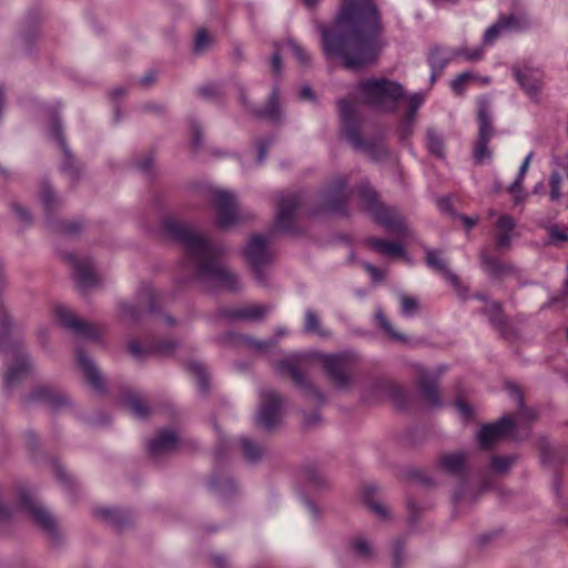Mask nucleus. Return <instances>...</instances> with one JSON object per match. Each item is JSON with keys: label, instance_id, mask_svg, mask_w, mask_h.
<instances>
[{"label": "nucleus", "instance_id": "nucleus-1", "mask_svg": "<svg viewBox=\"0 0 568 568\" xmlns=\"http://www.w3.org/2000/svg\"><path fill=\"white\" fill-rule=\"evenodd\" d=\"M379 18L372 0H343L331 28L322 29L323 48L349 69L372 63L384 42L378 36Z\"/></svg>", "mask_w": 568, "mask_h": 568}, {"label": "nucleus", "instance_id": "nucleus-2", "mask_svg": "<svg viewBox=\"0 0 568 568\" xmlns=\"http://www.w3.org/2000/svg\"><path fill=\"white\" fill-rule=\"evenodd\" d=\"M164 231L180 242L187 254V268L192 277L210 287L234 291L239 277L221 262L222 248L212 245L202 234L174 219H166Z\"/></svg>", "mask_w": 568, "mask_h": 568}, {"label": "nucleus", "instance_id": "nucleus-3", "mask_svg": "<svg viewBox=\"0 0 568 568\" xmlns=\"http://www.w3.org/2000/svg\"><path fill=\"white\" fill-rule=\"evenodd\" d=\"M314 362L324 365L331 379L337 386H345L348 382V358L345 355H327L320 352L292 353L286 355L278 364L282 373L288 374L295 383L302 384L304 377L300 371V366H304Z\"/></svg>", "mask_w": 568, "mask_h": 568}, {"label": "nucleus", "instance_id": "nucleus-4", "mask_svg": "<svg viewBox=\"0 0 568 568\" xmlns=\"http://www.w3.org/2000/svg\"><path fill=\"white\" fill-rule=\"evenodd\" d=\"M514 393L517 395L519 413L516 417L505 416L495 424L483 426L477 434V439L481 447L488 448L503 438H518L517 428L519 425L535 417L531 409L523 406V397L517 389H514Z\"/></svg>", "mask_w": 568, "mask_h": 568}, {"label": "nucleus", "instance_id": "nucleus-5", "mask_svg": "<svg viewBox=\"0 0 568 568\" xmlns=\"http://www.w3.org/2000/svg\"><path fill=\"white\" fill-rule=\"evenodd\" d=\"M359 91L365 102L383 111L392 110L397 100L403 97L402 87L385 79L362 82Z\"/></svg>", "mask_w": 568, "mask_h": 568}, {"label": "nucleus", "instance_id": "nucleus-6", "mask_svg": "<svg viewBox=\"0 0 568 568\" xmlns=\"http://www.w3.org/2000/svg\"><path fill=\"white\" fill-rule=\"evenodd\" d=\"M364 196L366 209L386 230L396 234H405L407 232V226L402 216L396 211L385 207L379 203L373 191H367Z\"/></svg>", "mask_w": 568, "mask_h": 568}, {"label": "nucleus", "instance_id": "nucleus-7", "mask_svg": "<svg viewBox=\"0 0 568 568\" xmlns=\"http://www.w3.org/2000/svg\"><path fill=\"white\" fill-rule=\"evenodd\" d=\"M478 126L479 136L475 145L474 156L478 163H486L491 160L493 153L488 149V142L493 136L489 105L486 100L478 103Z\"/></svg>", "mask_w": 568, "mask_h": 568}, {"label": "nucleus", "instance_id": "nucleus-8", "mask_svg": "<svg viewBox=\"0 0 568 568\" xmlns=\"http://www.w3.org/2000/svg\"><path fill=\"white\" fill-rule=\"evenodd\" d=\"M212 203L216 212L215 224L219 227H231L241 220L236 201L232 193L216 190L213 192Z\"/></svg>", "mask_w": 568, "mask_h": 568}, {"label": "nucleus", "instance_id": "nucleus-9", "mask_svg": "<svg viewBox=\"0 0 568 568\" xmlns=\"http://www.w3.org/2000/svg\"><path fill=\"white\" fill-rule=\"evenodd\" d=\"M244 252L250 266L261 278L264 268H266L272 261V253L268 250V240L262 235H254L248 240Z\"/></svg>", "mask_w": 568, "mask_h": 568}, {"label": "nucleus", "instance_id": "nucleus-10", "mask_svg": "<svg viewBox=\"0 0 568 568\" xmlns=\"http://www.w3.org/2000/svg\"><path fill=\"white\" fill-rule=\"evenodd\" d=\"M282 416V402L278 396L271 389L261 393V403L257 412V424L264 428H273L276 426Z\"/></svg>", "mask_w": 568, "mask_h": 568}, {"label": "nucleus", "instance_id": "nucleus-11", "mask_svg": "<svg viewBox=\"0 0 568 568\" xmlns=\"http://www.w3.org/2000/svg\"><path fill=\"white\" fill-rule=\"evenodd\" d=\"M19 498L20 507L27 511L40 527L48 531L53 529L54 520L52 516L31 496L29 491L21 489Z\"/></svg>", "mask_w": 568, "mask_h": 568}, {"label": "nucleus", "instance_id": "nucleus-12", "mask_svg": "<svg viewBox=\"0 0 568 568\" xmlns=\"http://www.w3.org/2000/svg\"><path fill=\"white\" fill-rule=\"evenodd\" d=\"M515 77L523 90L531 99H537L544 84V73L538 68L524 65L515 70Z\"/></svg>", "mask_w": 568, "mask_h": 568}, {"label": "nucleus", "instance_id": "nucleus-13", "mask_svg": "<svg viewBox=\"0 0 568 568\" xmlns=\"http://www.w3.org/2000/svg\"><path fill=\"white\" fill-rule=\"evenodd\" d=\"M564 194L568 196V155L558 161L550 178V199L558 201Z\"/></svg>", "mask_w": 568, "mask_h": 568}, {"label": "nucleus", "instance_id": "nucleus-14", "mask_svg": "<svg viewBox=\"0 0 568 568\" xmlns=\"http://www.w3.org/2000/svg\"><path fill=\"white\" fill-rule=\"evenodd\" d=\"M290 54L302 63H305L307 61V54L305 53V51L294 41L287 40L277 45L273 54L272 70L275 74H280L282 71V57Z\"/></svg>", "mask_w": 568, "mask_h": 568}, {"label": "nucleus", "instance_id": "nucleus-15", "mask_svg": "<svg viewBox=\"0 0 568 568\" xmlns=\"http://www.w3.org/2000/svg\"><path fill=\"white\" fill-rule=\"evenodd\" d=\"M179 443L178 434L172 429L159 432L149 444V450L153 456L170 452Z\"/></svg>", "mask_w": 568, "mask_h": 568}, {"label": "nucleus", "instance_id": "nucleus-16", "mask_svg": "<svg viewBox=\"0 0 568 568\" xmlns=\"http://www.w3.org/2000/svg\"><path fill=\"white\" fill-rule=\"evenodd\" d=\"M74 276L78 283L87 288L95 283L97 276L92 261L88 257H74L72 260Z\"/></svg>", "mask_w": 568, "mask_h": 568}, {"label": "nucleus", "instance_id": "nucleus-17", "mask_svg": "<svg viewBox=\"0 0 568 568\" xmlns=\"http://www.w3.org/2000/svg\"><path fill=\"white\" fill-rule=\"evenodd\" d=\"M54 320L77 333L87 334L88 325L80 321L68 307L58 305L53 311Z\"/></svg>", "mask_w": 568, "mask_h": 568}, {"label": "nucleus", "instance_id": "nucleus-18", "mask_svg": "<svg viewBox=\"0 0 568 568\" xmlns=\"http://www.w3.org/2000/svg\"><path fill=\"white\" fill-rule=\"evenodd\" d=\"M79 368L83 373L85 379L92 387L95 389H100L102 387V377L99 373V369L95 367L94 363L91 361L89 356L84 353L80 352L77 357Z\"/></svg>", "mask_w": 568, "mask_h": 568}, {"label": "nucleus", "instance_id": "nucleus-19", "mask_svg": "<svg viewBox=\"0 0 568 568\" xmlns=\"http://www.w3.org/2000/svg\"><path fill=\"white\" fill-rule=\"evenodd\" d=\"M297 205L296 199L294 196H288L283 199L280 203L277 217H276V227L286 230L291 225L293 213Z\"/></svg>", "mask_w": 568, "mask_h": 568}, {"label": "nucleus", "instance_id": "nucleus-20", "mask_svg": "<svg viewBox=\"0 0 568 568\" xmlns=\"http://www.w3.org/2000/svg\"><path fill=\"white\" fill-rule=\"evenodd\" d=\"M515 19L513 17L501 18L495 24L490 26L484 34V43L493 44L505 31L515 29Z\"/></svg>", "mask_w": 568, "mask_h": 568}, {"label": "nucleus", "instance_id": "nucleus-21", "mask_svg": "<svg viewBox=\"0 0 568 568\" xmlns=\"http://www.w3.org/2000/svg\"><path fill=\"white\" fill-rule=\"evenodd\" d=\"M514 221L509 216H501L496 224V243L500 248L508 247L511 235L510 232L514 229Z\"/></svg>", "mask_w": 568, "mask_h": 568}, {"label": "nucleus", "instance_id": "nucleus-22", "mask_svg": "<svg viewBox=\"0 0 568 568\" xmlns=\"http://www.w3.org/2000/svg\"><path fill=\"white\" fill-rule=\"evenodd\" d=\"M369 245L372 248L377 251L378 253L389 256V257H397V256H405L404 247L398 243H393L379 239H371Z\"/></svg>", "mask_w": 568, "mask_h": 568}, {"label": "nucleus", "instance_id": "nucleus-23", "mask_svg": "<svg viewBox=\"0 0 568 568\" xmlns=\"http://www.w3.org/2000/svg\"><path fill=\"white\" fill-rule=\"evenodd\" d=\"M466 465V456L463 453L445 454L440 459L442 468L449 474H460Z\"/></svg>", "mask_w": 568, "mask_h": 568}, {"label": "nucleus", "instance_id": "nucleus-24", "mask_svg": "<svg viewBox=\"0 0 568 568\" xmlns=\"http://www.w3.org/2000/svg\"><path fill=\"white\" fill-rule=\"evenodd\" d=\"M29 369V363L24 357L19 358L17 363L11 365L6 374V383L8 385H12L16 381H18L23 374H26Z\"/></svg>", "mask_w": 568, "mask_h": 568}, {"label": "nucleus", "instance_id": "nucleus-25", "mask_svg": "<svg viewBox=\"0 0 568 568\" xmlns=\"http://www.w3.org/2000/svg\"><path fill=\"white\" fill-rule=\"evenodd\" d=\"M425 97L422 93H415L409 98V111L406 115L405 123L403 125V129L405 131H408V128L410 126L413 119L415 116V113L417 109L424 103Z\"/></svg>", "mask_w": 568, "mask_h": 568}, {"label": "nucleus", "instance_id": "nucleus-26", "mask_svg": "<svg viewBox=\"0 0 568 568\" xmlns=\"http://www.w3.org/2000/svg\"><path fill=\"white\" fill-rule=\"evenodd\" d=\"M477 80L478 78L474 73L464 72L452 81L450 88L456 94H460L464 91L466 83Z\"/></svg>", "mask_w": 568, "mask_h": 568}, {"label": "nucleus", "instance_id": "nucleus-27", "mask_svg": "<svg viewBox=\"0 0 568 568\" xmlns=\"http://www.w3.org/2000/svg\"><path fill=\"white\" fill-rule=\"evenodd\" d=\"M427 265L437 272H446V262L439 252L428 250L426 256Z\"/></svg>", "mask_w": 568, "mask_h": 568}, {"label": "nucleus", "instance_id": "nucleus-28", "mask_svg": "<svg viewBox=\"0 0 568 568\" xmlns=\"http://www.w3.org/2000/svg\"><path fill=\"white\" fill-rule=\"evenodd\" d=\"M242 343L243 345H245L246 347L251 348V349H254L256 352H260V353H263V352H266L274 343L273 339H255V338H252V337H243L242 338Z\"/></svg>", "mask_w": 568, "mask_h": 568}, {"label": "nucleus", "instance_id": "nucleus-29", "mask_svg": "<svg viewBox=\"0 0 568 568\" xmlns=\"http://www.w3.org/2000/svg\"><path fill=\"white\" fill-rule=\"evenodd\" d=\"M531 159H532V152L528 153L524 160V162L521 163L520 168H519V172H518V176L516 179V181L511 184V186L509 187V191L511 193H517L519 190H520V184L526 175V172L529 168V164L531 162Z\"/></svg>", "mask_w": 568, "mask_h": 568}, {"label": "nucleus", "instance_id": "nucleus-30", "mask_svg": "<svg viewBox=\"0 0 568 568\" xmlns=\"http://www.w3.org/2000/svg\"><path fill=\"white\" fill-rule=\"evenodd\" d=\"M305 329L310 333L325 335V332L320 327V320L315 313L307 311L305 313Z\"/></svg>", "mask_w": 568, "mask_h": 568}, {"label": "nucleus", "instance_id": "nucleus-31", "mask_svg": "<svg viewBox=\"0 0 568 568\" xmlns=\"http://www.w3.org/2000/svg\"><path fill=\"white\" fill-rule=\"evenodd\" d=\"M428 374L425 372L423 374V379L420 381V386L423 388L425 397L428 399L430 404H437V389L434 383H428L426 377Z\"/></svg>", "mask_w": 568, "mask_h": 568}, {"label": "nucleus", "instance_id": "nucleus-32", "mask_svg": "<svg viewBox=\"0 0 568 568\" xmlns=\"http://www.w3.org/2000/svg\"><path fill=\"white\" fill-rule=\"evenodd\" d=\"M338 110L342 121L344 122L345 126L348 125L354 115V105L352 102L347 100H341L338 102Z\"/></svg>", "mask_w": 568, "mask_h": 568}, {"label": "nucleus", "instance_id": "nucleus-33", "mask_svg": "<svg viewBox=\"0 0 568 568\" xmlns=\"http://www.w3.org/2000/svg\"><path fill=\"white\" fill-rule=\"evenodd\" d=\"M353 548L355 552L361 557H368L372 554L371 542L362 536L356 537L353 540Z\"/></svg>", "mask_w": 568, "mask_h": 568}, {"label": "nucleus", "instance_id": "nucleus-34", "mask_svg": "<svg viewBox=\"0 0 568 568\" xmlns=\"http://www.w3.org/2000/svg\"><path fill=\"white\" fill-rule=\"evenodd\" d=\"M119 317L122 321H134L138 317V310L131 303H121L119 306Z\"/></svg>", "mask_w": 568, "mask_h": 568}, {"label": "nucleus", "instance_id": "nucleus-35", "mask_svg": "<svg viewBox=\"0 0 568 568\" xmlns=\"http://www.w3.org/2000/svg\"><path fill=\"white\" fill-rule=\"evenodd\" d=\"M417 307H418V303H417V300H415L414 297H407V296L402 297L400 312L405 316H413L415 314V312L417 311Z\"/></svg>", "mask_w": 568, "mask_h": 568}, {"label": "nucleus", "instance_id": "nucleus-36", "mask_svg": "<svg viewBox=\"0 0 568 568\" xmlns=\"http://www.w3.org/2000/svg\"><path fill=\"white\" fill-rule=\"evenodd\" d=\"M377 324L393 338L402 339L403 337L395 333L389 322L386 320L383 312L378 311L375 315Z\"/></svg>", "mask_w": 568, "mask_h": 568}, {"label": "nucleus", "instance_id": "nucleus-37", "mask_svg": "<svg viewBox=\"0 0 568 568\" xmlns=\"http://www.w3.org/2000/svg\"><path fill=\"white\" fill-rule=\"evenodd\" d=\"M129 409L136 416L142 417L146 413L144 403L138 397H130L126 400Z\"/></svg>", "mask_w": 568, "mask_h": 568}, {"label": "nucleus", "instance_id": "nucleus-38", "mask_svg": "<svg viewBox=\"0 0 568 568\" xmlns=\"http://www.w3.org/2000/svg\"><path fill=\"white\" fill-rule=\"evenodd\" d=\"M241 446H242L243 452L245 453L246 457L250 459H255L261 454L260 447L256 444H254L253 442L248 440L247 438H243L241 440Z\"/></svg>", "mask_w": 568, "mask_h": 568}, {"label": "nucleus", "instance_id": "nucleus-39", "mask_svg": "<svg viewBox=\"0 0 568 568\" xmlns=\"http://www.w3.org/2000/svg\"><path fill=\"white\" fill-rule=\"evenodd\" d=\"M483 266L486 272L490 274H497L501 271V265L496 258L487 257L486 255L483 256L481 260Z\"/></svg>", "mask_w": 568, "mask_h": 568}, {"label": "nucleus", "instance_id": "nucleus-40", "mask_svg": "<svg viewBox=\"0 0 568 568\" xmlns=\"http://www.w3.org/2000/svg\"><path fill=\"white\" fill-rule=\"evenodd\" d=\"M264 313L265 308L263 306L253 305L244 308L241 313V316L255 320L262 317Z\"/></svg>", "mask_w": 568, "mask_h": 568}, {"label": "nucleus", "instance_id": "nucleus-41", "mask_svg": "<svg viewBox=\"0 0 568 568\" xmlns=\"http://www.w3.org/2000/svg\"><path fill=\"white\" fill-rule=\"evenodd\" d=\"M209 42H210L209 34L204 30L199 31L194 39V50L197 52L204 50L206 48V45L209 44Z\"/></svg>", "mask_w": 568, "mask_h": 568}, {"label": "nucleus", "instance_id": "nucleus-42", "mask_svg": "<svg viewBox=\"0 0 568 568\" xmlns=\"http://www.w3.org/2000/svg\"><path fill=\"white\" fill-rule=\"evenodd\" d=\"M442 55H443L442 50H435L430 53L429 63L434 70L435 69L442 70L445 67L446 60L443 59Z\"/></svg>", "mask_w": 568, "mask_h": 568}, {"label": "nucleus", "instance_id": "nucleus-43", "mask_svg": "<svg viewBox=\"0 0 568 568\" xmlns=\"http://www.w3.org/2000/svg\"><path fill=\"white\" fill-rule=\"evenodd\" d=\"M428 148L430 152L442 155V140L435 133H428Z\"/></svg>", "mask_w": 568, "mask_h": 568}, {"label": "nucleus", "instance_id": "nucleus-44", "mask_svg": "<svg viewBox=\"0 0 568 568\" xmlns=\"http://www.w3.org/2000/svg\"><path fill=\"white\" fill-rule=\"evenodd\" d=\"M511 463L513 459L509 457H495L491 465L496 471H505L510 467Z\"/></svg>", "mask_w": 568, "mask_h": 568}, {"label": "nucleus", "instance_id": "nucleus-45", "mask_svg": "<svg viewBox=\"0 0 568 568\" xmlns=\"http://www.w3.org/2000/svg\"><path fill=\"white\" fill-rule=\"evenodd\" d=\"M459 54L464 55V58L468 61L479 60L483 57L481 48L466 49L463 48L459 50Z\"/></svg>", "mask_w": 568, "mask_h": 568}, {"label": "nucleus", "instance_id": "nucleus-46", "mask_svg": "<svg viewBox=\"0 0 568 568\" xmlns=\"http://www.w3.org/2000/svg\"><path fill=\"white\" fill-rule=\"evenodd\" d=\"M190 369L194 373V375L197 377L200 384L204 386L205 383V368L201 363H191Z\"/></svg>", "mask_w": 568, "mask_h": 568}, {"label": "nucleus", "instance_id": "nucleus-47", "mask_svg": "<svg viewBox=\"0 0 568 568\" xmlns=\"http://www.w3.org/2000/svg\"><path fill=\"white\" fill-rule=\"evenodd\" d=\"M129 351L135 357H141L146 353V348L141 346L138 342H131L129 344Z\"/></svg>", "mask_w": 568, "mask_h": 568}, {"label": "nucleus", "instance_id": "nucleus-48", "mask_svg": "<svg viewBox=\"0 0 568 568\" xmlns=\"http://www.w3.org/2000/svg\"><path fill=\"white\" fill-rule=\"evenodd\" d=\"M276 113H277L276 95L273 92V94H272V97L270 99V105L264 111V114L270 116V118H275Z\"/></svg>", "mask_w": 568, "mask_h": 568}, {"label": "nucleus", "instance_id": "nucleus-49", "mask_svg": "<svg viewBox=\"0 0 568 568\" xmlns=\"http://www.w3.org/2000/svg\"><path fill=\"white\" fill-rule=\"evenodd\" d=\"M371 509L376 516L381 518L386 517L388 514L387 508L381 503H371Z\"/></svg>", "mask_w": 568, "mask_h": 568}, {"label": "nucleus", "instance_id": "nucleus-50", "mask_svg": "<svg viewBox=\"0 0 568 568\" xmlns=\"http://www.w3.org/2000/svg\"><path fill=\"white\" fill-rule=\"evenodd\" d=\"M455 406L463 417L467 418L471 415V408L465 402L457 400Z\"/></svg>", "mask_w": 568, "mask_h": 568}, {"label": "nucleus", "instance_id": "nucleus-51", "mask_svg": "<svg viewBox=\"0 0 568 568\" xmlns=\"http://www.w3.org/2000/svg\"><path fill=\"white\" fill-rule=\"evenodd\" d=\"M367 272L369 273L373 282H378L383 278V273L381 270L376 268L375 266L371 264L365 265Z\"/></svg>", "mask_w": 568, "mask_h": 568}, {"label": "nucleus", "instance_id": "nucleus-52", "mask_svg": "<svg viewBox=\"0 0 568 568\" xmlns=\"http://www.w3.org/2000/svg\"><path fill=\"white\" fill-rule=\"evenodd\" d=\"M40 199L45 206H49L50 202L53 200V193L49 186L42 190Z\"/></svg>", "mask_w": 568, "mask_h": 568}, {"label": "nucleus", "instance_id": "nucleus-53", "mask_svg": "<svg viewBox=\"0 0 568 568\" xmlns=\"http://www.w3.org/2000/svg\"><path fill=\"white\" fill-rule=\"evenodd\" d=\"M462 221L464 223V225L467 227V229H471L474 225H476L478 219L477 217H468V216H463L462 217Z\"/></svg>", "mask_w": 568, "mask_h": 568}, {"label": "nucleus", "instance_id": "nucleus-54", "mask_svg": "<svg viewBox=\"0 0 568 568\" xmlns=\"http://www.w3.org/2000/svg\"><path fill=\"white\" fill-rule=\"evenodd\" d=\"M550 233H551V236L556 240L564 241L567 239L566 234L560 232L557 227H552Z\"/></svg>", "mask_w": 568, "mask_h": 568}, {"label": "nucleus", "instance_id": "nucleus-55", "mask_svg": "<svg viewBox=\"0 0 568 568\" xmlns=\"http://www.w3.org/2000/svg\"><path fill=\"white\" fill-rule=\"evenodd\" d=\"M301 98L304 100H312V91L308 87H305L301 90Z\"/></svg>", "mask_w": 568, "mask_h": 568}, {"label": "nucleus", "instance_id": "nucleus-56", "mask_svg": "<svg viewBox=\"0 0 568 568\" xmlns=\"http://www.w3.org/2000/svg\"><path fill=\"white\" fill-rule=\"evenodd\" d=\"M346 134H347V138L349 139V141H351L354 145H356V146H357V145H358V142H357V138H356V135H355L353 132L348 131V130L346 131Z\"/></svg>", "mask_w": 568, "mask_h": 568}, {"label": "nucleus", "instance_id": "nucleus-57", "mask_svg": "<svg viewBox=\"0 0 568 568\" xmlns=\"http://www.w3.org/2000/svg\"><path fill=\"white\" fill-rule=\"evenodd\" d=\"M265 159V146L261 145L258 149V161L263 162Z\"/></svg>", "mask_w": 568, "mask_h": 568}, {"label": "nucleus", "instance_id": "nucleus-58", "mask_svg": "<svg viewBox=\"0 0 568 568\" xmlns=\"http://www.w3.org/2000/svg\"><path fill=\"white\" fill-rule=\"evenodd\" d=\"M306 507L308 509V511L315 516L316 515V508H315V505L312 503V501H306Z\"/></svg>", "mask_w": 568, "mask_h": 568}, {"label": "nucleus", "instance_id": "nucleus-59", "mask_svg": "<svg viewBox=\"0 0 568 568\" xmlns=\"http://www.w3.org/2000/svg\"><path fill=\"white\" fill-rule=\"evenodd\" d=\"M491 308H493V311L495 313V318L497 320V317L499 315V312H500V306L498 304H496V303H493L491 304Z\"/></svg>", "mask_w": 568, "mask_h": 568}, {"label": "nucleus", "instance_id": "nucleus-60", "mask_svg": "<svg viewBox=\"0 0 568 568\" xmlns=\"http://www.w3.org/2000/svg\"><path fill=\"white\" fill-rule=\"evenodd\" d=\"M286 334H287V332H286L283 327H281V328H278V329L276 331V337H277V338H278V337H282V336L286 335Z\"/></svg>", "mask_w": 568, "mask_h": 568}, {"label": "nucleus", "instance_id": "nucleus-61", "mask_svg": "<svg viewBox=\"0 0 568 568\" xmlns=\"http://www.w3.org/2000/svg\"><path fill=\"white\" fill-rule=\"evenodd\" d=\"M305 2V4L307 6H313L315 4L318 0H303Z\"/></svg>", "mask_w": 568, "mask_h": 568}, {"label": "nucleus", "instance_id": "nucleus-62", "mask_svg": "<svg viewBox=\"0 0 568 568\" xmlns=\"http://www.w3.org/2000/svg\"><path fill=\"white\" fill-rule=\"evenodd\" d=\"M112 94H113V95H120V94H122V90H121V89H114V90L112 91Z\"/></svg>", "mask_w": 568, "mask_h": 568}, {"label": "nucleus", "instance_id": "nucleus-63", "mask_svg": "<svg viewBox=\"0 0 568 568\" xmlns=\"http://www.w3.org/2000/svg\"><path fill=\"white\" fill-rule=\"evenodd\" d=\"M450 278H452L453 282L456 281V277L454 275H450Z\"/></svg>", "mask_w": 568, "mask_h": 568}]
</instances>
